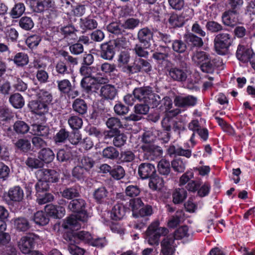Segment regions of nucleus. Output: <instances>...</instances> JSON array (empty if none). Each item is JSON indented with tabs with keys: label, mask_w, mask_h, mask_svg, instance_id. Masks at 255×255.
<instances>
[{
	"label": "nucleus",
	"mask_w": 255,
	"mask_h": 255,
	"mask_svg": "<svg viewBox=\"0 0 255 255\" xmlns=\"http://www.w3.org/2000/svg\"><path fill=\"white\" fill-rule=\"evenodd\" d=\"M156 172L154 166L149 163H143L139 165L138 169V175L142 179L152 177Z\"/></svg>",
	"instance_id": "nucleus-12"
},
{
	"label": "nucleus",
	"mask_w": 255,
	"mask_h": 255,
	"mask_svg": "<svg viewBox=\"0 0 255 255\" xmlns=\"http://www.w3.org/2000/svg\"><path fill=\"white\" fill-rule=\"evenodd\" d=\"M175 239L172 235H169L161 243L162 255H173L175 253Z\"/></svg>",
	"instance_id": "nucleus-10"
},
{
	"label": "nucleus",
	"mask_w": 255,
	"mask_h": 255,
	"mask_svg": "<svg viewBox=\"0 0 255 255\" xmlns=\"http://www.w3.org/2000/svg\"><path fill=\"white\" fill-rule=\"evenodd\" d=\"M34 22L32 18L28 16H23L19 20V25L25 30H29L34 26Z\"/></svg>",
	"instance_id": "nucleus-40"
},
{
	"label": "nucleus",
	"mask_w": 255,
	"mask_h": 255,
	"mask_svg": "<svg viewBox=\"0 0 255 255\" xmlns=\"http://www.w3.org/2000/svg\"><path fill=\"white\" fill-rule=\"evenodd\" d=\"M135 158L134 153L129 150H127L121 152L120 160L121 162H132Z\"/></svg>",
	"instance_id": "nucleus-50"
},
{
	"label": "nucleus",
	"mask_w": 255,
	"mask_h": 255,
	"mask_svg": "<svg viewBox=\"0 0 255 255\" xmlns=\"http://www.w3.org/2000/svg\"><path fill=\"white\" fill-rule=\"evenodd\" d=\"M9 102L16 109L21 108L24 105V101L22 96L19 93H15L9 98Z\"/></svg>",
	"instance_id": "nucleus-33"
},
{
	"label": "nucleus",
	"mask_w": 255,
	"mask_h": 255,
	"mask_svg": "<svg viewBox=\"0 0 255 255\" xmlns=\"http://www.w3.org/2000/svg\"><path fill=\"white\" fill-rule=\"evenodd\" d=\"M143 204V203L140 198H134L130 200L129 202V208L132 211L134 216H136L139 208Z\"/></svg>",
	"instance_id": "nucleus-47"
},
{
	"label": "nucleus",
	"mask_w": 255,
	"mask_h": 255,
	"mask_svg": "<svg viewBox=\"0 0 255 255\" xmlns=\"http://www.w3.org/2000/svg\"><path fill=\"white\" fill-rule=\"evenodd\" d=\"M163 52H155L153 53L152 57L154 58L157 62L160 63L168 61V58L169 56V52L170 51L169 47H162Z\"/></svg>",
	"instance_id": "nucleus-27"
},
{
	"label": "nucleus",
	"mask_w": 255,
	"mask_h": 255,
	"mask_svg": "<svg viewBox=\"0 0 255 255\" xmlns=\"http://www.w3.org/2000/svg\"><path fill=\"white\" fill-rule=\"evenodd\" d=\"M14 228L19 232H26L30 228V225L27 219L18 217L11 220Z\"/></svg>",
	"instance_id": "nucleus-19"
},
{
	"label": "nucleus",
	"mask_w": 255,
	"mask_h": 255,
	"mask_svg": "<svg viewBox=\"0 0 255 255\" xmlns=\"http://www.w3.org/2000/svg\"><path fill=\"white\" fill-rule=\"evenodd\" d=\"M161 100V98L158 94L151 92L147 100H145V103L152 108H155L159 104Z\"/></svg>",
	"instance_id": "nucleus-45"
},
{
	"label": "nucleus",
	"mask_w": 255,
	"mask_h": 255,
	"mask_svg": "<svg viewBox=\"0 0 255 255\" xmlns=\"http://www.w3.org/2000/svg\"><path fill=\"white\" fill-rule=\"evenodd\" d=\"M151 92V88L149 87H140L135 88L133 92V94L135 99L145 103V100H147Z\"/></svg>",
	"instance_id": "nucleus-17"
},
{
	"label": "nucleus",
	"mask_w": 255,
	"mask_h": 255,
	"mask_svg": "<svg viewBox=\"0 0 255 255\" xmlns=\"http://www.w3.org/2000/svg\"><path fill=\"white\" fill-rule=\"evenodd\" d=\"M86 171L81 166L78 165L73 169L72 175L78 180H83L86 177Z\"/></svg>",
	"instance_id": "nucleus-54"
},
{
	"label": "nucleus",
	"mask_w": 255,
	"mask_h": 255,
	"mask_svg": "<svg viewBox=\"0 0 255 255\" xmlns=\"http://www.w3.org/2000/svg\"><path fill=\"white\" fill-rule=\"evenodd\" d=\"M197 99L193 96H177L174 99V104L180 107L194 106L197 103Z\"/></svg>",
	"instance_id": "nucleus-13"
},
{
	"label": "nucleus",
	"mask_w": 255,
	"mask_h": 255,
	"mask_svg": "<svg viewBox=\"0 0 255 255\" xmlns=\"http://www.w3.org/2000/svg\"><path fill=\"white\" fill-rule=\"evenodd\" d=\"M117 94V91L116 88L111 85L103 86L100 90L101 96L107 100H113Z\"/></svg>",
	"instance_id": "nucleus-18"
},
{
	"label": "nucleus",
	"mask_w": 255,
	"mask_h": 255,
	"mask_svg": "<svg viewBox=\"0 0 255 255\" xmlns=\"http://www.w3.org/2000/svg\"><path fill=\"white\" fill-rule=\"evenodd\" d=\"M228 4L231 9L230 11L238 13L244 4V0H228Z\"/></svg>",
	"instance_id": "nucleus-49"
},
{
	"label": "nucleus",
	"mask_w": 255,
	"mask_h": 255,
	"mask_svg": "<svg viewBox=\"0 0 255 255\" xmlns=\"http://www.w3.org/2000/svg\"><path fill=\"white\" fill-rule=\"evenodd\" d=\"M26 165L31 169H37L43 166V162L35 157H28L25 161Z\"/></svg>",
	"instance_id": "nucleus-60"
},
{
	"label": "nucleus",
	"mask_w": 255,
	"mask_h": 255,
	"mask_svg": "<svg viewBox=\"0 0 255 255\" xmlns=\"http://www.w3.org/2000/svg\"><path fill=\"white\" fill-rule=\"evenodd\" d=\"M33 221L35 224L44 226L49 222V218L43 211H38L34 214Z\"/></svg>",
	"instance_id": "nucleus-38"
},
{
	"label": "nucleus",
	"mask_w": 255,
	"mask_h": 255,
	"mask_svg": "<svg viewBox=\"0 0 255 255\" xmlns=\"http://www.w3.org/2000/svg\"><path fill=\"white\" fill-rule=\"evenodd\" d=\"M153 35V32L147 27H145L138 30L137 37L141 44H143L144 47H147L150 44Z\"/></svg>",
	"instance_id": "nucleus-11"
},
{
	"label": "nucleus",
	"mask_w": 255,
	"mask_h": 255,
	"mask_svg": "<svg viewBox=\"0 0 255 255\" xmlns=\"http://www.w3.org/2000/svg\"><path fill=\"white\" fill-rule=\"evenodd\" d=\"M73 108L75 112L83 115L86 113L87 106L83 100L77 99L73 104Z\"/></svg>",
	"instance_id": "nucleus-35"
},
{
	"label": "nucleus",
	"mask_w": 255,
	"mask_h": 255,
	"mask_svg": "<svg viewBox=\"0 0 255 255\" xmlns=\"http://www.w3.org/2000/svg\"><path fill=\"white\" fill-rule=\"evenodd\" d=\"M55 7V2L53 0H39L36 3L35 8L37 12H41L45 9L54 8Z\"/></svg>",
	"instance_id": "nucleus-25"
},
{
	"label": "nucleus",
	"mask_w": 255,
	"mask_h": 255,
	"mask_svg": "<svg viewBox=\"0 0 255 255\" xmlns=\"http://www.w3.org/2000/svg\"><path fill=\"white\" fill-rule=\"evenodd\" d=\"M140 20L137 18H129L124 21L122 26L124 29L133 30L138 26Z\"/></svg>",
	"instance_id": "nucleus-43"
},
{
	"label": "nucleus",
	"mask_w": 255,
	"mask_h": 255,
	"mask_svg": "<svg viewBox=\"0 0 255 255\" xmlns=\"http://www.w3.org/2000/svg\"><path fill=\"white\" fill-rule=\"evenodd\" d=\"M97 71L98 68L91 65H84L80 68L81 74L85 76L81 82V85L87 92L91 90L95 84L108 82L107 78L101 76Z\"/></svg>",
	"instance_id": "nucleus-2"
},
{
	"label": "nucleus",
	"mask_w": 255,
	"mask_h": 255,
	"mask_svg": "<svg viewBox=\"0 0 255 255\" xmlns=\"http://www.w3.org/2000/svg\"><path fill=\"white\" fill-rule=\"evenodd\" d=\"M125 174V172L123 167L120 165L115 166L110 172L111 175L117 180L124 177Z\"/></svg>",
	"instance_id": "nucleus-58"
},
{
	"label": "nucleus",
	"mask_w": 255,
	"mask_h": 255,
	"mask_svg": "<svg viewBox=\"0 0 255 255\" xmlns=\"http://www.w3.org/2000/svg\"><path fill=\"white\" fill-rule=\"evenodd\" d=\"M173 169L177 172H183L185 169L186 162L181 158L173 160L171 162Z\"/></svg>",
	"instance_id": "nucleus-51"
},
{
	"label": "nucleus",
	"mask_w": 255,
	"mask_h": 255,
	"mask_svg": "<svg viewBox=\"0 0 255 255\" xmlns=\"http://www.w3.org/2000/svg\"><path fill=\"white\" fill-rule=\"evenodd\" d=\"M68 124L73 129L80 128L83 125V121L81 118L77 116H72L68 120Z\"/></svg>",
	"instance_id": "nucleus-57"
},
{
	"label": "nucleus",
	"mask_w": 255,
	"mask_h": 255,
	"mask_svg": "<svg viewBox=\"0 0 255 255\" xmlns=\"http://www.w3.org/2000/svg\"><path fill=\"white\" fill-rule=\"evenodd\" d=\"M170 76L174 80L184 81L187 78V73L179 68H172L169 71Z\"/></svg>",
	"instance_id": "nucleus-34"
},
{
	"label": "nucleus",
	"mask_w": 255,
	"mask_h": 255,
	"mask_svg": "<svg viewBox=\"0 0 255 255\" xmlns=\"http://www.w3.org/2000/svg\"><path fill=\"white\" fill-rule=\"evenodd\" d=\"M238 59L243 63L255 64V54L253 50L244 45V40L238 45L236 52Z\"/></svg>",
	"instance_id": "nucleus-6"
},
{
	"label": "nucleus",
	"mask_w": 255,
	"mask_h": 255,
	"mask_svg": "<svg viewBox=\"0 0 255 255\" xmlns=\"http://www.w3.org/2000/svg\"><path fill=\"white\" fill-rule=\"evenodd\" d=\"M172 49L177 53H183L185 51L187 46L185 42L181 40H175L172 42Z\"/></svg>",
	"instance_id": "nucleus-59"
},
{
	"label": "nucleus",
	"mask_w": 255,
	"mask_h": 255,
	"mask_svg": "<svg viewBox=\"0 0 255 255\" xmlns=\"http://www.w3.org/2000/svg\"><path fill=\"white\" fill-rule=\"evenodd\" d=\"M149 65H142V67H140V65H132V66L128 65L124 68V71L128 73H134L136 72L139 69L142 68L144 70L146 71V72L150 71V67L149 66Z\"/></svg>",
	"instance_id": "nucleus-55"
},
{
	"label": "nucleus",
	"mask_w": 255,
	"mask_h": 255,
	"mask_svg": "<svg viewBox=\"0 0 255 255\" xmlns=\"http://www.w3.org/2000/svg\"><path fill=\"white\" fill-rule=\"evenodd\" d=\"M38 100L41 102L49 104L52 101L51 94L45 90H39L36 94Z\"/></svg>",
	"instance_id": "nucleus-36"
},
{
	"label": "nucleus",
	"mask_w": 255,
	"mask_h": 255,
	"mask_svg": "<svg viewBox=\"0 0 255 255\" xmlns=\"http://www.w3.org/2000/svg\"><path fill=\"white\" fill-rule=\"evenodd\" d=\"M30 132L34 135L45 136L48 132V128L43 125L34 124L32 125Z\"/></svg>",
	"instance_id": "nucleus-37"
},
{
	"label": "nucleus",
	"mask_w": 255,
	"mask_h": 255,
	"mask_svg": "<svg viewBox=\"0 0 255 255\" xmlns=\"http://www.w3.org/2000/svg\"><path fill=\"white\" fill-rule=\"evenodd\" d=\"M233 42L230 33L222 32L217 34L214 38V46L216 52L220 55L225 54Z\"/></svg>",
	"instance_id": "nucleus-5"
},
{
	"label": "nucleus",
	"mask_w": 255,
	"mask_h": 255,
	"mask_svg": "<svg viewBox=\"0 0 255 255\" xmlns=\"http://www.w3.org/2000/svg\"><path fill=\"white\" fill-rule=\"evenodd\" d=\"M158 169L161 174L167 175L170 171V164L164 159H161L158 164Z\"/></svg>",
	"instance_id": "nucleus-44"
},
{
	"label": "nucleus",
	"mask_w": 255,
	"mask_h": 255,
	"mask_svg": "<svg viewBox=\"0 0 255 255\" xmlns=\"http://www.w3.org/2000/svg\"><path fill=\"white\" fill-rule=\"evenodd\" d=\"M66 234H69L73 235L76 237V240H78L79 241V243L80 242H83L85 243H91L93 237L91 234L87 231H80L78 232H68Z\"/></svg>",
	"instance_id": "nucleus-28"
},
{
	"label": "nucleus",
	"mask_w": 255,
	"mask_h": 255,
	"mask_svg": "<svg viewBox=\"0 0 255 255\" xmlns=\"http://www.w3.org/2000/svg\"><path fill=\"white\" fill-rule=\"evenodd\" d=\"M156 137L155 132L153 133L150 131L145 132L142 135L143 143L140 146V148L144 152L147 159L154 160L162 154L161 148L152 143L156 140Z\"/></svg>",
	"instance_id": "nucleus-3"
},
{
	"label": "nucleus",
	"mask_w": 255,
	"mask_h": 255,
	"mask_svg": "<svg viewBox=\"0 0 255 255\" xmlns=\"http://www.w3.org/2000/svg\"><path fill=\"white\" fill-rule=\"evenodd\" d=\"M13 128L17 133L21 134L26 133L29 129L28 126L21 121L16 122L13 125Z\"/></svg>",
	"instance_id": "nucleus-53"
},
{
	"label": "nucleus",
	"mask_w": 255,
	"mask_h": 255,
	"mask_svg": "<svg viewBox=\"0 0 255 255\" xmlns=\"http://www.w3.org/2000/svg\"><path fill=\"white\" fill-rule=\"evenodd\" d=\"M37 236L34 234H29L22 237L18 242V247L23 254H28L33 248L34 241Z\"/></svg>",
	"instance_id": "nucleus-8"
},
{
	"label": "nucleus",
	"mask_w": 255,
	"mask_h": 255,
	"mask_svg": "<svg viewBox=\"0 0 255 255\" xmlns=\"http://www.w3.org/2000/svg\"><path fill=\"white\" fill-rule=\"evenodd\" d=\"M37 179H43L48 182H57L58 181L60 175L54 170L49 169H41L35 173Z\"/></svg>",
	"instance_id": "nucleus-7"
},
{
	"label": "nucleus",
	"mask_w": 255,
	"mask_h": 255,
	"mask_svg": "<svg viewBox=\"0 0 255 255\" xmlns=\"http://www.w3.org/2000/svg\"><path fill=\"white\" fill-rule=\"evenodd\" d=\"M36 195L37 197V201L40 205L51 202L54 199V196L50 193L44 192L42 194H37Z\"/></svg>",
	"instance_id": "nucleus-56"
},
{
	"label": "nucleus",
	"mask_w": 255,
	"mask_h": 255,
	"mask_svg": "<svg viewBox=\"0 0 255 255\" xmlns=\"http://www.w3.org/2000/svg\"><path fill=\"white\" fill-rule=\"evenodd\" d=\"M25 6L23 3L19 2L15 4L11 11V16L13 18L20 16L25 11Z\"/></svg>",
	"instance_id": "nucleus-46"
},
{
	"label": "nucleus",
	"mask_w": 255,
	"mask_h": 255,
	"mask_svg": "<svg viewBox=\"0 0 255 255\" xmlns=\"http://www.w3.org/2000/svg\"><path fill=\"white\" fill-rule=\"evenodd\" d=\"M97 22L94 19L90 17H86L80 19V27L84 30H92L97 27Z\"/></svg>",
	"instance_id": "nucleus-29"
},
{
	"label": "nucleus",
	"mask_w": 255,
	"mask_h": 255,
	"mask_svg": "<svg viewBox=\"0 0 255 255\" xmlns=\"http://www.w3.org/2000/svg\"><path fill=\"white\" fill-rule=\"evenodd\" d=\"M101 48V57L106 59L110 60L112 59L115 54L113 46L108 43L102 44Z\"/></svg>",
	"instance_id": "nucleus-24"
},
{
	"label": "nucleus",
	"mask_w": 255,
	"mask_h": 255,
	"mask_svg": "<svg viewBox=\"0 0 255 255\" xmlns=\"http://www.w3.org/2000/svg\"><path fill=\"white\" fill-rule=\"evenodd\" d=\"M41 40L40 36L38 34H34L29 36L26 40L25 42L30 48L36 47Z\"/></svg>",
	"instance_id": "nucleus-52"
},
{
	"label": "nucleus",
	"mask_w": 255,
	"mask_h": 255,
	"mask_svg": "<svg viewBox=\"0 0 255 255\" xmlns=\"http://www.w3.org/2000/svg\"><path fill=\"white\" fill-rule=\"evenodd\" d=\"M126 213V209L122 203L116 204L111 212V218L114 220H119L123 218Z\"/></svg>",
	"instance_id": "nucleus-20"
},
{
	"label": "nucleus",
	"mask_w": 255,
	"mask_h": 255,
	"mask_svg": "<svg viewBox=\"0 0 255 255\" xmlns=\"http://www.w3.org/2000/svg\"><path fill=\"white\" fill-rule=\"evenodd\" d=\"M161 106L160 108L161 111L172 114V115L173 116L178 115L180 113V111L178 109L170 110L172 107V102L169 97H164L162 100H161Z\"/></svg>",
	"instance_id": "nucleus-21"
},
{
	"label": "nucleus",
	"mask_w": 255,
	"mask_h": 255,
	"mask_svg": "<svg viewBox=\"0 0 255 255\" xmlns=\"http://www.w3.org/2000/svg\"><path fill=\"white\" fill-rule=\"evenodd\" d=\"M167 233L168 230L166 228L159 227L158 221L153 222L147 230L148 243L151 246L158 245L160 237L166 235Z\"/></svg>",
	"instance_id": "nucleus-4"
},
{
	"label": "nucleus",
	"mask_w": 255,
	"mask_h": 255,
	"mask_svg": "<svg viewBox=\"0 0 255 255\" xmlns=\"http://www.w3.org/2000/svg\"><path fill=\"white\" fill-rule=\"evenodd\" d=\"M38 181L35 184V187L37 194H42L46 192L49 189V185L43 179H37Z\"/></svg>",
	"instance_id": "nucleus-63"
},
{
	"label": "nucleus",
	"mask_w": 255,
	"mask_h": 255,
	"mask_svg": "<svg viewBox=\"0 0 255 255\" xmlns=\"http://www.w3.org/2000/svg\"><path fill=\"white\" fill-rule=\"evenodd\" d=\"M119 156V152L113 146H108L103 150V156L105 158L115 159Z\"/></svg>",
	"instance_id": "nucleus-41"
},
{
	"label": "nucleus",
	"mask_w": 255,
	"mask_h": 255,
	"mask_svg": "<svg viewBox=\"0 0 255 255\" xmlns=\"http://www.w3.org/2000/svg\"><path fill=\"white\" fill-rule=\"evenodd\" d=\"M127 137L124 133H120L114 136L113 142L117 147H121L125 145Z\"/></svg>",
	"instance_id": "nucleus-64"
},
{
	"label": "nucleus",
	"mask_w": 255,
	"mask_h": 255,
	"mask_svg": "<svg viewBox=\"0 0 255 255\" xmlns=\"http://www.w3.org/2000/svg\"><path fill=\"white\" fill-rule=\"evenodd\" d=\"M148 185L149 188L153 190H159L163 187V180L158 176L154 175L150 178Z\"/></svg>",
	"instance_id": "nucleus-32"
},
{
	"label": "nucleus",
	"mask_w": 255,
	"mask_h": 255,
	"mask_svg": "<svg viewBox=\"0 0 255 255\" xmlns=\"http://www.w3.org/2000/svg\"><path fill=\"white\" fill-rule=\"evenodd\" d=\"M15 145L16 147L23 152L28 151L31 148V144L30 142L24 139H20L18 140L15 143Z\"/></svg>",
	"instance_id": "nucleus-62"
},
{
	"label": "nucleus",
	"mask_w": 255,
	"mask_h": 255,
	"mask_svg": "<svg viewBox=\"0 0 255 255\" xmlns=\"http://www.w3.org/2000/svg\"><path fill=\"white\" fill-rule=\"evenodd\" d=\"M187 192L183 188L176 189L173 194V201L174 203L178 204L186 198Z\"/></svg>",
	"instance_id": "nucleus-39"
},
{
	"label": "nucleus",
	"mask_w": 255,
	"mask_h": 255,
	"mask_svg": "<svg viewBox=\"0 0 255 255\" xmlns=\"http://www.w3.org/2000/svg\"><path fill=\"white\" fill-rule=\"evenodd\" d=\"M192 60L195 64H210L211 62L209 56L204 51L195 53Z\"/></svg>",
	"instance_id": "nucleus-30"
},
{
	"label": "nucleus",
	"mask_w": 255,
	"mask_h": 255,
	"mask_svg": "<svg viewBox=\"0 0 255 255\" xmlns=\"http://www.w3.org/2000/svg\"><path fill=\"white\" fill-rule=\"evenodd\" d=\"M236 14L231 11L224 13L222 16V19L224 24L230 26L235 25L237 22V19L233 16Z\"/></svg>",
	"instance_id": "nucleus-42"
},
{
	"label": "nucleus",
	"mask_w": 255,
	"mask_h": 255,
	"mask_svg": "<svg viewBox=\"0 0 255 255\" xmlns=\"http://www.w3.org/2000/svg\"><path fill=\"white\" fill-rule=\"evenodd\" d=\"M48 104L41 102L39 100L32 101L29 103V107L32 112L36 114L42 115L48 111Z\"/></svg>",
	"instance_id": "nucleus-15"
},
{
	"label": "nucleus",
	"mask_w": 255,
	"mask_h": 255,
	"mask_svg": "<svg viewBox=\"0 0 255 255\" xmlns=\"http://www.w3.org/2000/svg\"><path fill=\"white\" fill-rule=\"evenodd\" d=\"M170 154H174L178 156H182L186 158H190L192 155V150L190 149H184L182 147L170 146L169 148Z\"/></svg>",
	"instance_id": "nucleus-26"
},
{
	"label": "nucleus",
	"mask_w": 255,
	"mask_h": 255,
	"mask_svg": "<svg viewBox=\"0 0 255 255\" xmlns=\"http://www.w3.org/2000/svg\"><path fill=\"white\" fill-rule=\"evenodd\" d=\"M86 203L82 199L73 200L68 205V209L72 212L77 213L72 215L64 221L63 227L65 229L77 230L81 227L80 222H87L90 217L85 210Z\"/></svg>",
	"instance_id": "nucleus-1"
},
{
	"label": "nucleus",
	"mask_w": 255,
	"mask_h": 255,
	"mask_svg": "<svg viewBox=\"0 0 255 255\" xmlns=\"http://www.w3.org/2000/svg\"><path fill=\"white\" fill-rule=\"evenodd\" d=\"M94 163V161L91 158L84 156L80 160L79 165L88 171L93 167Z\"/></svg>",
	"instance_id": "nucleus-61"
},
{
	"label": "nucleus",
	"mask_w": 255,
	"mask_h": 255,
	"mask_svg": "<svg viewBox=\"0 0 255 255\" xmlns=\"http://www.w3.org/2000/svg\"><path fill=\"white\" fill-rule=\"evenodd\" d=\"M38 158L42 162L50 163L53 161L55 155L53 151L49 148H43L38 153Z\"/></svg>",
	"instance_id": "nucleus-23"
},
{
	"label": "nucleus",
	"mask_w": 255,
	"mask_h": 255,
	"mask_svg": "<svg viewBox=\"0 0 255 255\" xmlns=\"http://www.w3.org/2000/svg\"><path fill=\"white\" fill-rule=\"evenodd\" d=\"M24 192L19 186H15L10 188L7 192V197L9 201L13 202H19L23 198Z\"/></svg>",
	"instance_id": "nucleus-16"
},
{
	"label": "nucleus",
	"mask_w": 255,
	"mask_h": 255,
	"mask_svg": "<svg viewBox=\"0 0 255 255\" xmlns=\"http://www.w3.org/2000/svg\"><path fill=\"white\" fill-rule=\"evenodd\" d=\"M64 239L69 243L68 250L72 255H83L85 251L76 245L79 244V241L76 240V237L72 234H64Z\"/></svg>",
	"instance_id": "nucleus-9"
},
{
	"label": "nucleus",
	"mask_w": 255,
	"mask_h": 255,
	"mask_svg": "<svg viewBox=\"0 0 255 255\" xmlns=\"http://www.w3.org/2000/svg\"><path fill=\"white\" fill-rule=\"evenodd\" d=\"M62 34L64 35V38L69 43H72V40L77 39L76 29L73 26L68 25L61 28Z\"/></svg>",
	"instance_id": "nucleus-22"
},
{
	"label": "nucleus",
	"mask_w": 255,
	"mask_h": 255,
	"mask_svg": "<svg viewBox=\"0 0 255 255\" xmlns=\"http://www.w3.org/2000/svg\"><path fill=\"white\" fill-rule=\"evenodd\" d=\"M173 237L176 240H180L192 236V233L187 226H183L178 228L174 232Z\"/></svg>",
	"instance_id": "nucleus-31"
},
{
	"label": "nucleus",
	"mask_w": 255,
	"mask_h": 255,
	"mask_svg": "<svg viewBox=\"0 0 255 255\" xmlns=\"http://www.w3.org/2000/svg\"><path fill=\"white\" fill-rule=\"evenodd\" d=\"M45 211L49 216L54 218H62L65 214L64 207L53 204L47 205L45 207Z\"/></svg>",
	"instance_id": "nucleus-14"
},
{
	"label": "nucleus",
	"mask_w": 255,
	"mask_h": 255,
	"mask_svg": "<svg viewBox=\"0 0 255 255\" xmlns=\"http://www.w3.org/2000/svg\"><path fill=\"white\" fill-rule=\"evenodd\" d=\"M62 196L67 199H72L79 196V192L74 187L66 188L61 192Z\"/></svg>",
	"instance_id": "nucleus-48"
}]
</instances>
